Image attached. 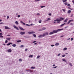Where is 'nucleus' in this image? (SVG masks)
Listing matches in <instances>:
<instances>
[{
    "instance_id": "1",
    "label": "nucleus",
    "mask_w": 74,
    "mask_h": 74,
    "mask_svg": "<svg viewBox=\"0 0 74 74\" xmlns=\"http://www.w3.org/2000/svg\"><path fill=\"white\" fill-rule=\"evenodd\" d=\"M64 18L62 17L60 18H57L56 19V20H54V21H56V22H60L62 20H64Z\"/></svg>"
},
{
    "instance_id": "2",
    "label": "nucleus",
    "mask_w": 74,
    "mask_h": 74,
    "mask_svg": "<svg viewBox=\"0 0 74 74\" xmlns=\"http://www.w3.org/2000/svg\"><path fill=\"white\" fill-rule=\"evenodd\" d=\"M63 30V29H59L56 30H53V33H58V32H60V31H61V30Z\"/></svg>"
},
{
    "instance_id": "3",
    "label": "nucleus",
    "mask_w": 74,
    "mask_h": 74,
    "mask_svg": "<svg viewBox=\"0 0 74 74\" xmlns=\"http://www.w3.org/2000/svg\"><path fill=\"white\" fill-rule=\"evenodd\" d=\"M20 23H23V24L24 25H26V26H30V25H29L28 24H26H26H25V23H23V22L22 21H21Z\"/></svg>"
},
{
    "instance_id": "4",
    "label": "nucleus",
    "mask_w": 74,
    "mask_h": 74,
    "mask_svg": "<svg viewBox=\"0 0 74 74\" xmlns=\"http://www.w3.org/2000/svg\"><path fill=\"white\" fill-rule=\"evenodd\" d=\"M46 29V28L45 27H43L42 28L38 30V31L40 32L41 31H42V30H45Z\"/></svg>"
},
{
    "instance_id": "5",
    "label": "nucleus",
    "mask_w": 74,
    "mask_h": 74,
    "mask_svg": "<svg viewBox=\"0 0 74 74\" xmlns=\"http://www.w3.org/2000/svg\"><path fill=\"white\" fill-rule=\"evenodd\" d=\"M49 34L48 32H46L44 33L43 34L44 37V36H49V34Z\"/></svg>"
},
{
    "instance_id": "6",
    "label": "nucleus",
    "mask_w": 74,
    "mask_h": 74,
    "mask_svg": "<svg viewBox=\"0 0 74 74\" xmlns=\"http://www.w3.org/2000/svg\"><path fill=\"white\" fill-rule=\"evenodd\" d=\"M28 34H34L35 32L34 31L29 32H28Z\"/></svg>"
},
{
    "instance_id": "7",
    "label": "nucleus",
    "mask_w": 74,
    "mask_h": 74,
    "mask_svg": "<svg viewBox=\"0 0 74 74\" xmlns=\"http://www.w3.org/2000/svg\"><path fill=\"white\" fill-rule=\"evenodd\" d=\"M13 27H14L15 29H16V30H19V28H18L17 27H16V26L14 25L13 26Z\"/></svg>"
},
{
    "instance_id": "8",
    "label": "nucleus",
    "mask_w": 74,
    "mask_h": 74,
    "mask_svg": "<svg viewBox=\"0 0 74 74\" xmlns=\"http://www.w3.org/2000/svg\"><path fill=\"white\" fill-rule=\"evenodd\" d=\"M73 21H74V20L73 19L70 20L67 23V24H69V23H70L71 22H73Z\"/></svg>"
},
{
    "instance_id": "9",
    "label": "nucleus",
    "mask_w": 74,
    "mask_h": 74,
    "mask_svg": "<svg viewBox=\"0 0 74 74\" xmlns=\"http://www.w3.org/2000/svg\"><path fill=\"white\" fill-rule=\"evenodd\" d=\"M20 33L21 35H23V34H25V32H20Z\"/></svg>"
},
{
    "instance_id": "10",
    "label": "nucleus",
    "mask_w": 74,
    "mask_h": 74,
    "mask_svg": "<svg viewBox=\"0 0 74 74\" xmlns=\"http://www.w3.org/2000/svg\"><path fill=\"white\" fill-rule=\"evenodd\" d=\"M44 37V36L43 34V35H39L38 36V37H39V38H41L42 37Z\"/></svg>"
},
{
    "instance_id": "11",
    "label": "nucleus",
    "mask_w": 74,
    "mask_h": 74,
    "mask_svg": "<svg viewBox=\"0 0 74 74\" xmlns=\"http://www.w3.org/2000/svg\"><path fill=\"white\" fill-rule=\"evenodd\" d=\"M7 51H8V52H12V50L11 49H9L8 50H7Z\"/></svg>"
},
{
    "instance_id": "12",
    "label": "nucleus",
    "mask_w": 74,
    "mask_h": 74,
    "mask_svg": "<svg viewBox=\"0 0 74 74\" xmlns=\"http://www.w3.org/2000/svg\"><path fill=\"white\" fill-rule=\"evenodd\" d=\"M65 24H66V23H64L63 24L61 25H60V27H62V26H64Z\"/></svg>"
},
{
    "instance_id": "13",
    "label": "nucleus",
    "mask_w": 74,
    "mask_h": 74,
    "mask_svg": "<svg viewBox=\"0 0 74 74\" xmlns=\"http://www.w3.org/2000/svg\"><path fill=\"white\" fill-rule=\"evenodd\" d=\"M5 29H10V28L9 27H8L5 26Z\"/></svg>"
},
{
    "instance_id": "14",
    "label": "nucleus",
    "mask_w": 74,
    "mask_h": 74,
    "mask_svg": "<svg viewBox=\"0 0 74 74\" xmlns=\"http://www.w3.org/2000/svg\"><path fill=\"white\" fill-rule=\"evenodd\" d=\"M62 60L64 62H66V63H67V60H66V59H62Z\"/></svg>"
},
{
    "instance_id": "15",
    "label": "nucleus",
    "mask_w": 74,
    "mask_h": 74,
    "mask_svg": "<svg viewBox=\"0 0 74 74\" xmlns=\"http://www.w3.org/2000/svg\"><path fill=\"white\" fill-rule=\"evenodd\" d=\"M59 45V43H57L55 44V45H56V46H58Z\"/></svg>"
},
{
    "instance_id": "16",
    "label": "nucleus",
    "mask_w": 74,
    "mask_h": 74,
    "mask_svg": "<svg viewBox=\"0 0 74 74\" xmlns=\"http://www.w3.org/2000/svg\"><path fill=\"white\" fill-rule=\"evenodd\" d=\"M19 29L21 30H25V29H23V28H22V27H19Z\"/></svg>"
},
{
    "instance_id": "17",
    "label": "nucleus",
    "mask_w": 74,
    "mask_h": 74,
    "mask_svg": "<svg viewBox=\"0 0 74 74\" xmlns=\"http://www.w3.org/2000/svg\"><path fill=\"white\" fill-rule=\"evenodd\" d=\"M53 32H51L49 33V35H51V34H53Z\"/></svg>"
},
{
    "instance_id": "18",
    "label": "nucleus",
    "mask_w": 74,
    "mask_h": 74,
    "mask_svg": "<svg viewBox=\"0 0 74 74\" xmlns=\"http://www.w3.org/2000/svg\"><path fill=\"white\" fill-rule=\"evenodd\" d=\"M71 10H69L68 11V14H70V13H71Z\"/></svg>"
},
{
    "instance_id": "19",
    "label": "nucleus",
    "mask_w": 74,
    "mask_h": 74,
    "mask_svg": "<svg viewBox=\"0 0 74 74\" xmlns=\"http://www.w3.org/2000/svg\"><path fill=\"white\" fill-rule=\"evenodd\" d=\"M67 49V48L66 47H65L63 49V50L64 51H66Z\"/></svg>"
},
{
    "instance_id": "20",
    "label": "nucleus",
    "mask_w": 74,
    "mask_h": 74,
    "mask_svg": "<svg viewBox=\"0 0 74 74\" xmlns=\"http://www.w3.org/2000/svg\"><path fill=\"white\" fill-rule=\"evenodd\" d=\"M68 21V18H66L64 21V22H66Z\"/></svg>"
},
{
    "instance_id": "21",
    "label": "nucleus",
    "mask_w": 74,
    "mask_h": 74,
    "mask_svg": "<svg viewBox=\"0 0 74 74\" xmlns=\"http://www.w3.org/2000/svg\"><path fill=\"white\" fill-rule=\"evenodd\" d=\"M33 36H34V37H37V36H36V34H33Z\"/></svg>"
},
{
    "instance_id": "22",
    "label": "nucleus",
    "mask_w": 74,
    "mask_h": 74,
    "mask_svg": "<svg viewBox=\"0 0 74 74\" xmlns=\"http://www.w3.org/2000/svg\"><path fill=\"white\" fill-rule=\"evenodd\" d=\"M12 46L14 47H16V44H14L12 45Z\"/></svg>"
},
{
    "instance_id": "23",
    "label": "nucleus",
    "mask_w": 74,
    "mask_h": 74,
    "mask_svg": "<svg viewBox=\"0 0 74 74\" xmlns=\"http://www.w3.org/2000/svg\"><path fill=\"white\" fill-rule=\"evenodd\" d=\"M15 23L16 25H18L19 24V23H18V21H16Z\"/></svg>"
},
{
    "instance_id": "24",
    "label": "nucleus",
    "mask_w": 74,
    "mask_h": 74,
    "mask_svg": "<svg viewBox=\"0 0 74 74\" xmlns=\"http://www.w3.org/2000/svg\"><path fill=\"white\" fill-rule=\"evenodd\" d=\"M29 58H33V55H31L29 56Z\"/></svg>"
},
{
    "instance_id": "25",
    "label": "nucleus",
    "mask_w": 74,
    "mask_h": 74,
    "mask_svg": "<svg viewBox=\"0 0 74 74\" xmlns=\"http://www.w3.org/2000/svg\"><path fill=\"white\" fill-rule=\"evenodd\" d=\"M26 71H31V70L30 69L29 70H26Z\"/></svg>"
},
{
    "instance_id": "26",
    "label": "nucleus",
    "mask_w": 74,
    "mask_h": 74,
    "mask_svg": "<svg viewBox=\"0 0 74 74\" xmlns=\"http://www.w3.org/2000/svg\"><path fill=\"white\" fill-rule=\"evenodd\" d=\"M17 42H21V40H17Z\"/></svg>"
},
{
    "instance_id": "27",
    "label": "nucleus",
    "mask_w": 74,
    "mask_h": 74,
    "mask_svg": "<svg viewBox=\"0 0 74 74\" xmlns=\"http://www.w3.org/2000/svg\"><path fill=\"white\" fill-rule=\"evenodd\" d=\"M31 69H35V67L34 66H32L31 67Z\"/></svg>"
},
{
    "instance_id": "28",
    "label": "nucleus",
    "mask_w": 74,
    "mask_h": 74,
    "mask_svg": "<svg viewBox=\"0 0 74 74\" xmlns=\"http://www.w3.org/2000/svg\"><path fill=\"white\" fill-rule=\"evenodd\" d=\"M73 23H70V25H71V26H73Z\"/></svg>"
},
{
    "instance_id": "29",
    "label": "nucleus",
    "mask_w": 74,
    "mask_h": 74,
    "mask_svg": "<svg viewBox=\"0 0 74 74\" xmlns=\"http://www.w3.org/2000/svg\"><path fill=\"white\" fill-rule=\"evenodd\" d=\"M6 39L7 40H8L9 41H10V40H11V38H6Z\"/></svg>"
},
{
    "instance_id": "30",
    "label": "nucleus",
    "mask_w": 74,
    "mask_h": 74,
    "mask_svg": "<svg viewBox=\"0 0 74 74\" xmlns=\"http://www.w3.org/2000/svg\"><path fill=\"white\" fill-rule=\"evenodd\" d=\"M45 7V6H40V8H44V7Z\"/></svg>"
},
{
    "instance_id": "31",
    "label": "nucleus",
    "mask_w": 74,
    "mask_h": 74,
    "mask_svg": "<svg viewBox=\"0 0 74 74\" xmlns=\"http://www.w3.org/2000/svg\"><path fill=\"white\" fill-rule=\"evenodd\" d=\"M19 62H22V60L21 59H19Z\"/></svg>"
},
{
    "instance_id": "32",
    "label": "nucleus",
    "mask_w": 74,
    "mask_h": 74,
    "mask_svg": "<svg viewBox=\"0 0 74 74\" xmlns=\"http://www.w3.org/2000/svg\"><path fill=\"white\" fill-rule=\"evenodd\" d=\"M39 58H40V56H38L36 58L37 59H39Z\"/></svg>"
},
{
    "instance_id": "33",
    "label": "nucleus",
    "mask_w": 74,
    "mask_h": 74,
    "mask_svg": "<svg viewBox=\"0 0 74 74\" xmlns=\"http://www.w3.org/2000/svg\"><path fill=\"white\" fill-rule=\"evenodd\" d=\"M69 64L71 66H73V65H72V64H71V63H69Z\"/></svg>"
},
{
    "instance_id": "34",
    "label": "nucleus",
    "mask_w": 74,
    "mask_h": 74,
    "mask_svg": "<svg viewBox=\"0 0 74 74\" xmlns=\"http://www.w3.org/2000/svg\"><path fill=\"white\" fill-rule=\"evenodd\" d=\"M67 1V0H65L64 1H63V3H65V2H66V1Z\"/></svg>"
},
{
    "instance_id": "35",
    "label": "nucleus",
    "mask_w": 74,
    "mask_h": 74,
    "mask_svg": "<svg viewBox=\"0 0 74 74\" xmlns=\"http://www.w3.org/2000/svg\"><path fill=\"white\" fill-rule=\"evenodd\" d=\"M68 3L67 2H66L64 3L65 5H67Z\"/></svg>"
},
{
    "instance_id": "36",
    "label": "nucleus",
    "mask_w": 74,
    "mask_h": 74,
    "mask_svg": "<svg viewBox=\"0 0 74 74\" xmlns=\"http://www.w3.org/2000/svg\"><path fill=\"white\" fill-rule=\"evenodd\" d=\"M10 45V42H9L7 44V45Z\"/></svg>"
},
{
    "instance_id": "37",
    "label": "nucleus",
    "mask_w": 74,
    "mask_h": 74,
    "mask_svg": "<svg viewBox=\"0 0 74 74\" xmlns=\"http://www.w3.org/2000/svg\"><path fill=\"white\" fill-rule=\"evenodd\" d=\"M41 22H42L41 20H40L39 21V23H41Z\"/></svg>"
},
{
    "instance_id": "38",
    "label": "nucleus",
    "mask_w": 74,
    "mask_h": 74,
    "mask_svg": "<svg viewBox=\"0 0 74 74\" xmlns=\"http://www.w3.org/2000/svg\"><path fill=\"white\" fill-rule=\"evenodd\" d=\"M62 11L64 12H65V11H66V10H65V9H62Z\"/></svg>"
},
{
    "instance_id": "39",
    "label": "nucleus",
    "mask_w": 74,
    "mask_h": 74,
    "mask_svg": "<svg viewBox=\"0 0 74 74\" xmlns=\"http://www.w3.org/2000/svg\"><path fill=\"white\" fill-rule=\"evenodd\" d=\"M9 18H10V16H7V19H9Z\"/></svg>"
},
{
    "instance_id": "40",
    "label": "nucleus",
    "mask_w": 74,
    "mask_h": 74,
    "mask_svg": "<svg viewBox=\"0 0 74 74\" xmlns=\"http://www.w3.org/2000/svg\"><path fill=\"white\" fill-rule=\"evenodd\" d=\"M41 0H35V1H41Z\"/></svg>"
},
{
    "instance_id": "41",
    "label": "nucleus",
    "mask_w": 74,
    "mask_h": 74,
    "mask_svg": "<svg viewBox=\"0 0 74 74\" xmlns=\"http://www.w3.org/2000/svg\"><path fill=\"white\" fill-rule=\"evenodd\" d=\"M23 47H24V46L23 45H21V48H23Z\"/></svg>"
},
{
    "instance_id": "42",
    "label": "nucleus",
    "mask_w": 74,
    "mask_h": 74,
    "mask_svg": "<svg viewBox=\"0 0 74 74\" xmlns=\"http://www.w3.org/2000/svg\"><path fill=\"white\" fill-rule=\"evenodd\" d=\"M0 37H1V38H3V36L2 35H0Z\"/></svg>"
},
{
    "instance_id": "43",
    "label": "nucleus",
    "mask_w": 74,
    "mask_h": 74,
    "mask_svg": "<svg viewBox=\"0 0 74 74\" xmlns=\"http://www.w3.org/2000/svg\"><path fill=\"white\" fill-rule=\"evenodd\" d=\"M67 5L68 6H69V7H70V4H68Z\"/></svg>"
},
{
    "instance_id": "44",
    "label": "nucleus",
    "mask_w": 74,
    "mask_h": 74,
    "mask_svg": "<svg viewBox=\"0 0 74 74\" xmlns=\"http://www.w3.org/2000/svg\"><path fill=\"white\" fill-rule=\"evenodd\" d=\"M28 50V49H27L25 50V51L26 52V51H27Z\"/></svg>"
},
{
    "instance_id": "45",
    "label": "nucleus",
    "mask_w": 74,
    "mask_h": 74,
    "mask_svg": "<svg viewBox=\"0 0 74 74\" xmlns=\"http://www.w3.org/2000/svg\"><path fill=\"white\" fill-rule=\"evenodd\" d=\"M7 42H8V41H7V40H6L5 42V43H7Z\"/></svg>"
},
{
    "instance_id": "46",
    "label": "nucleus",
    "mask_w": 74,
    "mask_h": 74,
    "mask_svg": "<svg viewBox=\"0 0 74 74\" xmlns=\"http://www.w3.org/2000/svg\"><path fill=\"white\" fill-rule=\"evenodd\" d=\"M65 56H66V55H62V57H65Z\"/></svg>"
},
{
    "instance_id": "47",
    "label": "nucleus",
    "mask_w": 74,
    "mask_h": 74,
    "mask_svg": "<svg viewBox=\"0 0 74 74\" xmlns=\"http://www.w3.org/2000/svg\"><path fill=\"white\" fill-rule=\"evenodd\" d=\"M47 20H48V21H49V20H51V19L50 18H48Z\"/></svg>"
},
{
    "instance_id": "48",
    "label": "nucleus",
    "mask_w": 74,
    "mask_h": 74,
    "mask_svg": "<svg viewBox=\"0 0 74 74\" xmlns=\"http://www.w3.org/2000/svg\"><path fill=\"white\" fill-rule=\"evenodd\" d=\"M4 23H0V25H1V24H3Z\"/></svg>"
},
{
    "instance_id": "49",
    "label": "nucleus",
    "mask_w": 74,
    "mask_h": 74,
    "mask_svg": "<svg viewBox=\"0 0 74 74\" xmlns=\"http://www.w3.org/2000/svg\"><path fill=\"white\" fill-rule=\"evenodd\" d=\"M73 38H71V41H72L73 40Z\"/></svg>"
},
{
    "instance_id": "50",
    "label": "nucleus",
    "mask_w": 74,
    "mask_h": 74,
    "mask_svg": "<svg viewBox=\"0 0 74 74\" xmlns=\"http://www.w3.org/2000/svg\"><path fill=\"white\" fill-rule=\"evenodd\" d=\"M36 15H40V13H37V14H36Z\"/></svg>"
},
{
    "instance_id": "51",
    "label": "nucleus",
    "mask_w": 74,
    "mask_h": 74,
    "mask_svg": "<svg viewBox=\"0 0 74 74\" xmlns=\"http://www.w3.org/2000/svg\"><path fill=\"white\" fill-rule=\"evenodd\" d=\"M54 46H55L54 45H51V47H54Z\"/></svg>"
},
{
    "instance_id": "52",
    "label": "nucleus",
    "mask_w": 74,
    "mask_h": 74,
    "mask_svg": "<svg viewBox=\"0 0 74 74\" xmlns=\"http://www.w3.org/2000/svg\"><path fill=\"white\" fill-rule=\"evenodd\" d=\"M57 66H55V67H54L53 68V69H56V68H57Z\"/></svg>"
},
{
    "instance_id": "53",
    "label": "nucleus",
    "mask_w": 74,
    "mask_h": 74,
    "mask_svg": "<svg viewBox=\"0 0 74 74\" xmlns=\"http://www.w3.org/2000/svg\"><path fill=\"white\" fill-rule=\"evenodd\" d=\"M17 17L18 18H20V15H18Z\"/></svg>"
},
{
    "instance_id": "54",
    "label": "nucleus",
    "mask_w": 74,
    "mask_h": 74,
    "mask_svg": "<svg viewBox=\"0 0 74 74\" xmlns=\"http://www.w3.org/2000/svg\"><path fill=\"white\" fill-rule=\"evenodd\" d=\"M60 53L58 54V56H60Z\"/></svg>"
},
{
    "instance_id": "55",
    "label": "nucleus",
    "mask_w": 74,
    "mask_h": 74,
    "mask_svg": "<svg viewBox=\"0 0 74 74\" xmlns=\"http://www.w3.org/2000/svg\"><path fill=\"white\" fill-rule=\"evenodd\" d=\"M69 27V26H67L66 27H65V29H66V28H67V27Z\"/></svg>"
},
{
    "instance_id": "56",
    "label": "nucleus",
    "mask_w": 74,
    "mask_h": 74,
    "mask_svg": "<svg viewBox=\"0 0 74 74\" xmlns=\"http://www.w3.org/2000/svg\"><path fill=\"white\" fill-rule=\"evenodd\" d=\"M34 25V24H33L32 23L30 25V26H32V25Z\"/></svg>"
},
{
    "instance_id": "57",
    "label": "nucleus",
    "mask_w": 74,
    "mask_h": 74,
    "mask_svg": "<svg viewBox=\"0 0 74 74\" xmlns=\"http://www.w3.org/2000/svg\"><path fill=\"white\" fill-rule=\"evenodd\" d=\"M36 41H34L33 42V43H35V42H36Z\"/></svg>"
},
{
    "instance_id": "58",
    "label": "nucleus",
    "mask_w": 74,
    "mask_h": 74,
    "mask_svg": "<svg viewBox=\"0 0 74 74\" xmlns=\"http://www.w3.org/2000/svg\"><path fill=\"white\" fill-rule=\"evenodd\" d=\"M49 15L50 16H51V13H49Z\"/></svg>"
},
{
    "instance_id": "59",
    "label": "nucleus",
    "mask_w": 74,
    "mask_h": 74,
    "mask_svg": "<svg viewBox=\"0 0 74 74\" xmlns=\"http://www.w3.org/2000/svg\"><path fill=\"white\" fill-rule=\"evenodd\" d=\"M53 67H54V66H55V64H53Z\"/></svg>"
},
{
    "instance_id": "60",
    "label": "nucleus",
    "mask_w": 74,
    "mask_h": 74,
    "mask_svg": "<svg viewBox=\"0 0 74 74\" xmlns=\"http://www.w3.org/2000/svg\"><path fill=\"white\" fill-rule=\"evenodd\" d=\"M36 44H37V43H36L34 44V45H36Z\"/></svg>"
},
{
    "instance_id": "61",
    "label": "nucleus",
    "mask_w": 74,
    "mask_h": 74,
    "mask_svg": "<svg viewBox=\"0 0 74 74\" xmlns=\"http://www.w3.org/2000/svg\"><path fill=\"white\" fill-rule=\"evenodd\" d=\"M10 45H11V44L12 45V43L11 42H10Z\"/></svg>"
},
{
    "instance_id": "62",
    "label": "nucleus",
    "mask_w": 74,
    "mask_h": 74,
    "mask_svg": "<svg viewBox=\"0 0 74 74\" xmlns=\"http://www.w3.org/2000/svg\"><path fill=\"white\" fill-rule=\"evenodd\" d=\"M60 37L62 38V37H63V36H60Z\"/></svg>"
},
{
    "instance_id": "63",
    "label": "nucleus",
    "mask_w": 74,
    "mask_h": 74,
    "mask_svg": "<svg viewBox=\"0 0 74 74\" xmlns=\"http://www.w3.org/2000/svg\"><path fill=\"white\" fill-rule=\"evenodd\" d=\"M45 21H46L48 22V21H48V20H46Z\"/></svg>"
},
{
    "instance_id": "64",
    "label": "nucleus",
    "mask_w": 74,
    "mask_h": 74,
    "mask_svg": "<svg viewBox=\"0 0 74 74\" xmlns=\"http://www.w3.org/2000/svg\"><path fill=\"white\" fill-rule=\"evenodd\" d=\"M72 2H73V4H74V1H72Z\"/></svg>"
}]
</instances>
